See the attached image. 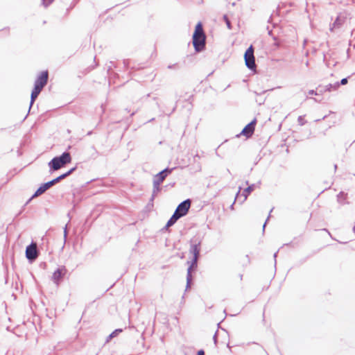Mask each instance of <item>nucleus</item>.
Here are the masks:
<instances>
[{
    "mask_svg": "<svg viewBox=\"0 0 355 355\" xmlns=\"http://www.w3.org/2000/svg\"><path fill=\"white\" fill-rule=\"evenodd\" d=\"M206 36L203 31L202 24L199 21L195 27L192 36V43L196 52H202L205 49Z\"/></svg>",
    "mask_w": 355,
    "mask_h": 355,
    "instance_id": "1",
    "label": "nucleus"
},
{
    "mask_svg": "<svg viewBox=\"0 0 355 355\" xmlns=\"http://www.w3.org/2000/svg\"><path fill=\"white\" fill-rule=\"evenodd\" d=\"M72 158L70 153L65 151L59 156L54 157L48 164L49 167V172H53L59 170L64 166L66 164L71 162Z\"/></svg>",
    "mask_w": 355,
    "mask_h": 355,
    "instance_id": "2",
    "label": "nucleus"
},
{
    "mask_svg": "<svg viewBox=\"0 0 355 355\" xmlns=\"http://www.w3.org/2000/svg\"><path fill=\"white\" fill-rule=\"evenodd\" d=\"M245 63L248 69L250 70H255L257 66L255 64V58L254 55V48L250 45L244 53Z\"/></svg>",
    "mask_w": 355,
    "mask_h": 355,
    "instance_id": "3",
    "label": "nucleus"
},
{
    "mask_svg": "<svg viewBox=\"0 0 355 355\" xmlns=\"http://www.w3.org/2000/svg\"><path fill=\"white\" fill-rule=\"evenodd\" d=\"M189 252L193 255V258L199 259L202 239L200 236H194L191 239Z\"/></svg>",
    "mask_w": 355,
    "mask_h": 355,
    "instance_id": "4",
    "label": "nucleus"
},
{
    "mask_svg": "<svg viewBox=\"0 0 355 355\" xmlns=\"http://www.w3.org/2000/svg\"><path fill=\"white\" fill-rule=\"evenodd\" d=\"M60 181H61V178H60V176H58L49 182L42 184L33 193V197H38V196H41L46 190H48L52 186L55 185V184L58 183Z\"/></svg>",
    "mask_w": 355,
    "mask_h": 355,
    "instance_id": "5",
    "label": "nucleus"
},
{
    "mask_svg": "<svg viewBox=\"0 0 355 355\" xmlns=\"http://www.w3.org/2000/svg\"><path fill=\"white\" fill-rule=\"evenodd\" d=\"M191 207V200L187 199L181 202L176 207L174 213L178 214L180 218L186 216Z\"/></svg>",
    "mask_w": 355,
    "mask_h": 355,
    "instance_id": "6",
    "label": "nucleus"
},
{
    "mask_svg": "<svg viewBox=\"0 0 355 355\" xmlns=\"http://www.w3.org/2000/svg\"><path fill=\"white\" fill-rule=\"evenodd\" d=\"M198 260L197 258H193L191 261H187V263L189 265L187 268V288L190 287V284L192 280V271H195L198 267Z\"/></svg>",
    "mask_w": 355,
    "mask_h": 355,
    "instance_id": "7",
    "label": "nucleus"
},
{
    "mask_svg": "<svg viewBox=\"0 0 355 355\" xmlns=\"http://www.w3.org/2000/svg\"><path fill=\"white\" fill-rule=\"evenodd\" d=\"M67 272V270L64 266L58 267L53 273L51 279L54 284L59 285L65 275Z\"/></svg>",
    "mask_w": 355,
    "mask_h": 355,
    "instance_id": "8",
    "label": "nucleus"
},
{
    "mask_svg": "<svg viewBox=\"0 0 355 355\" xmlns=\"http://www.w3.org/2000/svg\"><path fill=\"white\" fill-rule=\"evenodd\" d=\"M49 78V73L48 71H42L37 77L34 87H36L40 89H43L46 85L47 84Z\"/></svg>",
    "mask_w": 355,
    "mask_h": 355,
    "instance_id": "9",
    "label": "nucleus"
},
{
    "mask_svg": "<svg viewBox=\"0 0 355 355\" xmlns=\"http://www.w3.org/2000/svg\"><path fill=\"white\" fill-rule=\"evenodd\" d=\"M38 257L36 245L33 243L26 248V257L30 263L34 261Z\"/></svg>",
    "mask_w": 355,
    "mask_h": 355,
    "instance_id": "10",
    "label": "nucleus"
},
{
    "mask_svg": "<svg viewBox=\"0 0 355 355\" xmlns=\"http://www.w3.org/2000/svg\"><path fill=\"white\" fill-rule=\"evenodd\" d=\"M174 169H175V168L166 167V168L159 171L158 173H157L154 176L153 181L157 182L159 184H162L164 182V180H165V178L168 175H169Z\"/></svg>",
    "mask_w": 355,
    "mask_h": 355,
    "instance_id": "11",
    "label": "nucleus"
},
{
    "mask_svg": "<svg viewBox=\"0 0 355 355\" xmlns=\"http://www.w3.org/2000/svg\"><path fill=\"white\" fill-rule=\"evenodd\" d=\"M257 119H254L252 121L248 123L242 130L240 135L245 136L247 138L250 137L254 131Z\"/></svg>",
    "mask_w": 355,
    "mask_h": 355,
    "instance_id": "12",
    "label": "nucleus"
},
{
    "mask_svg": "<svg viewBox=\"0 0 355 355\" xmlns=\"http://www.w3.org/2000/svg\"><path fill=\"white\" fill-rule=\"evenodd\" d=\"M160 184L159 183L157 182H155L153 181V192H152V195H151V197L149 200V202L148 204V207H153V201L156 197V196L157 195V193L161 191L162 190V187H160Z\"/></svg>",
    "mask_w": 355,
    "mask_h": 355,
    "instance_id": "13",
    "label": "nucleus"
},
{
    "mask_svg": "<svg viewBox=\"0 0 355 355\" xmlns=\"http://www.w3.org/2000/svg\"><path fill=\"white\" fill-rule=\"evenodd\" d=\"M42 89L37 88L36 87H34L31 94V101H30V106H29V110H31V107L33 106L35 99L37 98L40 92H42Z\"/></svg>",
    "mask_w": 355,
    "mask_h": 355,
    "instance_id": "14",
    "label": "nucleus"
},
{
    "mask_svg": "<svg viewBox=\"0 0 355 355\" xmlns=\"http://www.w3.org/2000/svg\"><path fill=\"white\" fill-rule=\"evenodd\" d=\"M345 17H343L341 16H338L336 17L335 21L332 24V26L330 27V31H333L334 28H339L340 27H341V26L345 22Z\"/></svg>",
    "mask_w": 355,
    "mask_h": 355,
    "instance_id": "15",
    "label": "nucleus"
},
{
    "mask_svg": "<svg viewBox=\"0 0 355 355\" xmlns=\"http://www.w3.org/2000/svg\"><path fill=\"white\" fill-rule=\"evenodd\" d=\"M180 218L179 217L178 214H175V213H173V214L172 215V216L169 218V220L167 221L166 225L164 226V227L163 228V230H166L168 229L169 227H171L173 226L178 219H180Z\"/></svg>",
    "mask_w": 355,
    "mask_h": 355,
    "instance_id": "16",
    "label": "nucleus"
},
{
    "mask_svg": "<svg viewBox=\"0 0 355 355\" xmlns=\"http://www.w3.org/2000/svg\"><path fill=\"white\" fill-rule=\"evenodd\" d=\"M255 187L254 184H252L251 185H248V187L243 190L242 194L244 197L243 201L245 200L248 196L254 190Z\"/></svg>",
    "mask_w": 355,
    "mask_h": 355,
    "instance_id": "17",
    "label": "nucleus"
},
{
    "mask_svg": "<svg viewBox=\"0 0 355 355\" xmlns=\"http://www.w3.org/2000/svg\"><path fill=\"white\" fill-rule=\"evenodd\" d=\"M339 88L338 82H336L334 84H328L324 87V91L325 92H331L337 90Z\"/></svg>",
    "mask_w": 355,
    "mask_h": 355,
    "instance_id": "18",
    "label": "nucleus"
},
{
    "mask_svg": "<svg viewBox=\"0 0 355 355\" xmlns=\"http://www.w3.org/2000/svg\"><path fill=\"white\" fill-rule=\"evenodd\" d=\"M123 331L122 329H116L114 331H113L106 338L105 342L108 343L110 342L112 338L116 337L120 333Z\"/></svg>",
    "mask_w": 355,
    "mask_h": 355,
    "instance_id": "19",
    "label": "nucleus"
},
{
    "mask_svg": "<svg viewBox=\"0 0 355 355\" xmlns=\"http://www.w3.org/2000/svg\"><path fill=\"white\" fill-rule=\"evenodd\" d=\"M223 19L227 25V28L229 30H231L232 28V24H231L230 19H228L227 16L225 15L223 16Z\"/></svg>",
    "mask_w": 355,
    "mask_h": 355,
    "instance_id": "20",
    "label": "nucleus"
},
{
    "mask_svg": "<svg viewBox=\"0 0 355 355\" xmlns=\"http://www.w3.org/2000/svg\"><path fill=\"white\" fill-rule=\"evenodd\" d=\"M297 122L300 125H304L306 123V121L304 120L303 116H300L297 118Z\"/></svg>",
    "mask_w": 355,
    "mask_h": 355,
    "instance_id": "21",
    "label": "nucleus"
},
{
    "mask_svg": "<svg viewBox=\"0 0 355 355\" xmlns=\"http://www.w3.org/2000/svg\"><path fill=\"white\" fill-rule=\"evenodd\" d=\"M54 0H42V5L46 8L48 7Z\"/></svg>",
    "mask_w": 355,
    "mask_h": 355,
    "instance_id": "22",
    "label": "nucleus"
},
{
    "mask_svg": "<svg viewBox=\"0 0 355 355\" xmlns=\"http://www.w3.org/2000/svg\"><path fill=\"white\" fill-rule=\"evenodd\" d=\"M91 148L93 150V153L92 154V156L94 158H96L98 156V152L97 151V150L96 149V148L94 146H92L91 147Z\"/></svg>",
    "mask_w": 355,
    "mask_h": 355,
    "instance_id": "23",
    "label": "nucleus"
},
{
    "mask_svg": "<svg viewBox=\"0 0 355 355\" xmlns=\"http://www.w3.org/2000/svg\"><path fill=\"white\" fill-rule=\"evenodd\" d=\"M71 174H72L69 170L68 171H67L66 173H63V174H61L60 176V178H61V180L66 178L67 177L69 176Z\"/></svg>",
    "mask_w": 355,
    "mask_h": 355,
    "instance_id": "24",
    "label": "nucleus"
},
{
    "mask_svg": "<svg viewBox=\"0 0 355 355\" xmlns=\"http://www.w3.org/2000/svg\"><path fill=\"white\" fill-rule=\"evenodd\" d=\"M348 83V78H343L340 82H338V84H339V87L340 85H346L347 83Z\"/></svg>",
    "mask_w": 355,
    "mask_h": 355,
    "instance_id": "25",
    "label": "nucleus"
},
{
    "mask_svg": "<svg viewBox=\"0 0 355 355\" xmlns=\"http://www.w3.org/2000/svg\"><path fill=\"white\" fill-rule=\"evenodd\" d=\"M123 65L125 67H128L129 64H130V60H124L123 62Z\"/></svg>",
    "mask_w": 355,
    "mask_h": 355,
    "instance_id": "26",
    "label": "nucleus"
},
{
    "mask_svg": "<svg viewBox=\"0 0 355 355\" xmlns=\"http://www.w3.org/2000/svg\"><path fill=\"white\" fill-rule=\"evenodd\" d=\"M308 93H309V94H310V95H313V94H315V95H318V92H315V90H313V89H311V90H309Z\"/></svg>",
    "mask_w": 355,
    "mask_h": 355,
    "instance_id": "27",
    "label": "nucleus"
},
{
    "mask_svg": "<svg viewBox=\"0 0 355 355\" xmlns=\"http://www.w3.org/2000/svg\"><path fill=\"white\" fill-rule=\"evenodd\" d=\"M67 236V225H66L64 229V241H66Z\"/></svg>",
    "mask_w": 355,
    "mask_h": 355,
    "instance_id": "28",
    "label": "nucleus"
},
{
    "mask_svg": "<svg viewBox=\"0 0 355 355\" xmlns=\"http://www.w3.org/2000/svg\"><path fill=\"white\" fill-rule=\"evenodd\" d=\"M213 340H214L215 345H216V343H217V332H216L215 334L214 335Z\"/></svg>",
    "mask_w": 355,
    "mask_h": 355,
    "instance_id": "29",
    "label": "nucleus"
},
{
    "mask_svg": "<svg viewBox=\"0 0 355 355\" xmlns=\"http://www.w3.org/2000/svg\"><path fill=\"white\" fill-rule=\"evenodd\" d=\"M196 355H205V351L203 349H200L198 351Z\"/></svg>",
    "mask_w": 355,
    "mask_h": 355,
    "instance_id": "30",
    "label": "nucleus"
},
{
    "mask_svg": "<svg viewBox=\"0 0 355 355\" xmlns=\"http://www.w3.org/2000/svg\"><path fill=\"white\" fill-rule=\"evenodd\" d=\"M35 198V197H33V194L32 196L27 200V202H26V204L24 205L25 206L27 205Z\"/></svg>",
    "mask_w": 355,
    "mask_h": 355,
    "instance_id": "31",
    "label": "nucleus"
},
{
    "mask_svg": "<svg viewBox=\"0 0 355 355\" xmlns=\"http://www.w3.org/2000/svg\"><path fill=\"white\" fill-rule=\"evenodd\" d=\"M77 167L76 166H74L73 168H71V169H69V171L73 173L76 170Z\"/></svg>",
    "mask_w": 355,
    "mask_h": 355,
    "instance_id": "32",
    "label": "nucleus"
},
{
    "mask_svg": "<svg viewBox=\"0 0 355 355\" xmlns=\"http://www.w3.org/2000/svg\"><path fill=\"white\" fill-rule=\"evenodd\" d=\"M268 218H269V216L268 217V218L266 219V221H265V223H263V231H264V230H265V227H266V223H267V221H268Z\"/></svg>",
    "mask_w": 355,
    "mask_h": 355,
    "instance_id": "33",
    "label": "nucleus"
},
{
    "mask_svg": "<svg viewBox=\"0 0 355 355\" xmlns=\"http://www.w3.org/2000/svg\"><path fill=\"white\" fill-rule=\"evenodd\" d=\"M41 267H43L44 268L46 266V263L45 262H43L40 264Z\"/></svg>",
    "mask_w": 355,
    "mask_h": 355,
    "instance_id": "34",
    "label": "nucleus"
},
{
    "mask_svg": "<svg viewBox=\"0 0 355 355\" xmlns=\"http://www.w3.org/2000/svg\"><path fill=\"white\" fill-rule=\"evenodd\" d=\"M277 253H278V251H277V252H276L274 254V255H273V257H274V258H275V263H276V257H277Z\"/></svg>",
    "mask_w": 355,
    "mask_h": 355,
    "instance_id": "35",
    "label": "nucleus"
},
{
    "mask_svg": "<svg viewBox=\"0 0 355 355\" xmlns=\"http://www.w3.org/2000/svg\"><path fill=\"white\" fill-rule=\"evenodd\" d=\"M174 66H175V64L169 65V66L168 67V68H169V69H173V68L174 67Z\"/></svg>",
    "mask_w": 355,
    "mask_h": 355,
    "instance_id": "36",
    "label": "nucleus"
},
{
    "mask_svg": "<svg viewBox=\"0 0 355 355\" xmlns=\"http://www.w3.org/2000/svg\"><path fill=\"white\" fill-rule=\"evenodd\" d=\"M92 134V131H89L87 135H91Z\"/></svg>",
    "mask_w": 355,
    "mask_h": 355,
    "instance_id": "37",
    "label": "nucleus"
},
{
    "mask_svg": "<svg viewBox=\"0 0 355 355\" xmlns=\"http://www.w3.org/2000/svg\"><path fill=\"white\" fill-rule=\"evenodd\" d=\"M275 45L277 46H279V44L278 42H275Z\"/></svg>",
    "mask_w": 355,
    "mask_h": 355,
    "instance_id": "38",
    "label": "nucleus"
},
{
    "mask_svg": "<svg viewBox=\"0 0 355 355\" xmlns=\"http://www.w3.org/2000/svg\"><path fill=\"white\" fill-rule=\"evenodd\" d=\"M313 99L315 101H316V102H318V101L316 98H313Z\"/></svg>",
    "mask_w": 355,
    "mask_h": 355,
    "instance_id": "39",
    "label": "nucleus"
},
{
    "mask_svg": "<svg viewBox=\"0 0 355 355\" xmlns=\"http://www.w3.org/2000/svg\"><path fill=\"white\" fill-rule=\"evenodd\" d=\"M334 168H335V170L337 168V165L336 164L334 165Z\"/></svg>",
    "mask_w": 355,
    "mask_h": 355,
    "instance_id": "40",
    "label": "nucleus"
},
{
    "mask_svg": "<svg viewBox=\"0 0 355 355\" xmlns=\"http://www.w3.org/2000/svg\"><path fill=\"white\" fill-rule=\"evenodd\" d=\"M271 32H272V31H268V34H269V35H270V34H271Z\"/></svg>",
    "mask_w": 355,
    "mask_h": 355,
    "instance_id": "41",
    "label": "nucleus"
},
{
    "mask_svg": "<svg viewBox=\"0 0 355 355\" xmlns=\"http://www.w3.org/2000/svg\"><path fill=\"white\" fill-rule=\"evenodd\" d=\"M272 19V17H270V19H269V20H268V22H270V19Z\"/></svg>",
    "mask_w": 355,
    "mask_h": 355,
    "instance_id": "42",
    "label": "nucleus"
},
{
    "mask_svg": "<svg viewBox=\"0 0 355 355\" xmlns=\"http://www.w3.org/2000/svg\"><path fill=\"white\" fill-rule=\"evenodd\" d=\"M149 96H150V94H149L146 95V97H147V98H148V97H149Z\"/></svg>",
    "mask_w": 355,
    "mask_h": 355,
    "instance_id": "43",
    "label": "nucleus"
}]
</instances>
